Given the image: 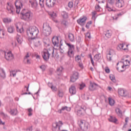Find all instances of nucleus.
<instances>
[{
    "label": "nucleus",
    "instance_id": "f257e3e1",
    "mask_svg": "<svg viewBox=\"0 0 131 131\" xmlns=\"http://www.w3.org/2000/svg\"><path fill=\"white\" fill-rule=\"evenodd\" d=\"M33 14L31 12L27 11L26 9H24L20 12V17L22 20L25 21H30L32 19Z\"/></svg>",
    "mask_w": 131,
    "mask_h": 131
},
{
    "label": "nucleus",
    "instance_id": "f03ea898",
    "mask_svg": "<svg viewBox=\"0 0 131 131\" xmlns=\"http://www.w3.org/2000/svg\"><path fill=\"white\" fill-rule=\"evenodd\" d=\"M38 29L36 27H30L27 30L28 35H30L31 37H36L38 34Z\"/></svg>",
    "mask_w": 131,
    "mask_h": 131
},
{
    "label": "nucleus",
    "instance_id": "7ed1b4c3",
    "mask_svg": "<svg viewBox=\"0 0 131 131\" xmlns=\"http://www.w3.org/2000/svg\"><path fill=\"white\" fill-rule=\"evenodd\" d=\"M43 31L42 34L45 36H49L52 33V28L50 26V25L48 23H45L43 25Z\"/></svg>",
    "mask_w": 131,
    "mask_h": 131
},
{
    "label": "nucleus",
    "instance_id": "20e7f679",
    "mask_svg": "<svg viewBox=\"0 0 131 131\" xmlns=\"http://www.w3.org/2000/svg\"><path fill=\"white\" fill-rule=\"evenodd\" d=\"M54 49H49L48 50H46V51H44L42 54L43 59H44L45 61H48L49 59H50V56L51 55V54L52 55V57H54Z\"/></svg>",
    "mask_w": 131,
    "mask_h": 131
},
{
    "label": "nucleus",
    "instance_id": "39448f33",
    "mask_svg": "<svg viewBox=\"0 0 131 131\" xmlns=\"http://www.w3.org/2000/svg\"><path fill=\"white\" fill-rule=\"evenodd\" d=\"M79 126L82 130L86 131L90 127V123L89 122H83L82 120L80 121Z\"/></svg>",
    "mask_w": 131,
    "mask_h": 131
},
{
    "label": "nucleus",
    "instance_id": "423d86ee",
    "mask_svg": "<svg viewBox=\"0 0 131 131\" xmlns=\"http://www.w3.org/2000/svg\"><path fill=\"white\" fill-rule=\"evenodd\" d=\"M29 41H33L34 43L35 47H39L40 45V39L36 37H31L29 39Z\"/></svg>",
    "mask_w": 131,
    "mask_h": 131
},
{
    "label": "nucleus",
    "instance_id": "0eeeda50",
    "mask_svg": "<svg viewBox=\"0 0 131 131\" xmlns=\"http://www.w3.org/2000/svg\"><path fill=\"white\" fill-rule=\"evenodd\" d=\"M67 45L68 46L69 48L68 55L69 57H72V56H73V51L74 50V45H71L69 43H67Z\"/></svg>",
    "mask_w": 131,
    "mask_h": 131
},
{
    "label": "nucleus",
    "instance_id": "6e6552de",
    "mask_svg": "<svg viewBox=\"0 0 131 131\" xmlns=\"http://www.w3.org/2000/svg\"><path fill=\"white\" fill-rule=\"evenodd\" d=\"M15 6L16 7V13L17 14H19L20 13V10H21V8L23 7V4H22V3L16 1L15 3Z\"/></svg>",
    "mask_w": 131,
    "mask_h": 131
},
{
    "label": "nucleus",
    "instance_id": "1a4fd4ad",
    "mask_svg": "<svg viewBox=\"0 0 131 131\" xmlns=\"http://www.w3.org/2000/svg\"><path fill=\"white\" fill-rule=\"evenodd\" d=\"M57 0H46V6L48 8H53L56 5Z\"/></svg>",
    "mask_w": 131,
    "mask_h": 131
},
{
    "label": "nucleus",
    "instance_id": "9d476101",
    "mask_svg": "<svg viewBox=\"0 0 131 131\" xmlns=\"http://www.w3.org/2000/svg\"><path fill=\"white\" fill-rule=\"evenodd\" d=\"M79 74L77 72H74L73 75L71 77L70 81L71 82H75L78 79Z\"/></svg>",
    "mask_w": 131,
    "mask_h": 131
},
{
    "label": "nucleus",
    "instance_id": "9b49d317",
    "mask_svg": "<svg viewBox=\"0 0 131 131\" xmlns=\"http://www.w3.org/2000/svg\"><path fill=\"white\" fill-rule=\"evenodd\" d=\"M86 110V107L85 106H83V107H81V108L77 111V116H83L84 115V113L85 111Z\"/></svg>",
    "mask_w": 131,
    "mask_h": 131
},
{
    "label": "nucleus",
    "instance_id": "f8f14e48",
    "mask_svg": "<svg viewBox=\"0 0 131 131\" xmlns=\"http://www.w3.org/2000/svg\"><path fill=\"white\" fill-rule=\"evenodd\" d=\"M86 19H88V18H86V16H83L82 18L81 17L77 20V24L83 26L85 23V21H86Z\"/></svg>",
    "mask_w": 131,
    "mask_h": 131
},
{
    "label": "nucleus",
    "instance_id": "ddd939ff",
    "mask_svg": "<svg viewBox=\"0 0 131 131\" xmlns=\"http://www.w3.org/2000/svg\"><path fill=\"white\" fill-rule=\"evenodd\" d=\"M5 57L7 61H11L14 59V56L10 52L5 53Z\"/></svg>",
    "mask_w": 131,
    "mask_h": 131
},
{
    "label": "nucleus",
    "instance_id": "4468645a",
    "mask_svg": "<svg viewBox=\"0 0 131 131\" xmlns=\"http://www.w3.org/2000/svg\"><path fill=\"white\" fill-rule=\"evenodd\" d=\"M7 5H8L7 7V11H8L9 14H12V15H13L14 12H15L14 6L12 5H10L9 3H7Z\"/></svg>",
    "mask_w": 131,
    "mask_h": 131
},
{
    "label": "nucleus",
    "instance_id": "2eb2a0df",
    "mask_svg": "<svg viewBox=\"0 0 131 131\" xmlns=\"http://www.w3.org/2000/svg\"><path fill=\"white\" fill-rule=\"evenodd\" d=\"M52 43L54 46V47H59V37L57 36L53 37L52 38Z\"/></svg>",
    "mask_w": 131,
    "mask_h": 131
},
{
    "label": "nucleus",
    "instance_id": "dca6fc26",
    "mask_svg": "<svg viewBox=\"0 0 131 131\" xmlns=\"http://www.w3.org/2000/svg\"><path fill=\"white\" fill-rule=\"evenodd\" d=\"M52 126L53 131H60V127H61V126L59 125V123H53Z\"/></svg>",
    "mask_w": 131,
    "mask_h": 131
},
{
    "label": "nucleus",
    "instance_id": "f3484780",
    "mask_svg": "<svg viewBox=\"0 0 131 131\" xmlns=\"http://www.w3.org/2000/svg\"><path fill=\"white\" fill-rule=\"evenodd\" d=\"M118 94L121 97H126L127 96V92L125 91L123 89H119L118 90Z\"/></svg>",
    "mask_w": 131,
    "mask_h": 131
},
{
    "label": "nucleus",
    "instance_id": "a211bd4d",
    "mask_svg": "<svg viewBox=\"0 0 131 131\" xmlns=\"http://www.w3.org/2000/svg\"><path fill=\"white\" fill-rule=\"evenodd\" d=\"M116 6L118 8H122L124 6V2L122 0H118L116 3Z\"/></svg>",
    "mask_w": 131,
    "mask_h": 131
},
{
    "label": "nucleus",
    "instance_id": "6ab92c4d",
    "mask_svg": "<svg viewBox=\"0 0 131 131\" xmlns=\"http://www.w3.org/2000/svg\"><path fill=\"white\" fill-rule=\"evenodd\" d=\"M98 86V84L95 83H90V85L89 86V90L90 91H95L97 89Z\"/></svg>",
    "mask_w": 131,
    "mask_h": 131
},
{
    "label": "nucleus",
    "instance_id": "aec40b11",
    "mask_svg": "<svg viewBox=\"0 0 131 131\" xmlns=\"http://www.w3.org/2000/svg\"><path fill=\"white\" fill-rule=\"evenodd\" d=\"M106 8L107 10V11H108V12H115V10H114L113 9V4H110L109 3H107L106 5Z\"/></svg>",
    "mask_w": 131,
    "mask_h": 131
},
{
    "label": "nucleus",
    "instance_id": "412c9836",
    "mask_svg": "<svg viewBox=\"0 0 131 131\" xmlns=\"http://www.w3.org/2000/svg\"><path fill=\"white\" fill-rule=\"evenodd\" d=\"M69 92L72 95H75L76 94V88H75V86L72 85L69 89Z\"/></svg>",
    "mask_w": 131,
    "mask_h": 131
},
{
    "label": "nucleus",
    "instance_id": "4be33fe9",
    "mask_svg": "<svg viewBox=\"0 0 131 131\" xmlns=\"http://www.w3.org/2000/svg\"><path fill=\"white\" fill-rule=\"evenodd\" d=\"M29 2L31 3L32 8H36L38 5L36 0H30Z\"/></svg>",
    "mask_w": 131,
    "mask_h": 131
},
{
    "label": "nucleus",
    "instance_id": "5701e85b",
    "mask_svg": "<svg viewBox=\"0 0 131 131\" xmlns=\"http://www.w3.org/2000/svg\"><path fill=\"white\" fill-rule=\"evenodd\" d=\"M0 76L2 78H6V73L4 69L0 68Z\"/></svg>",
    "mask_w": 131,
    "mask_h": 131
},
{
    "label": "nucleus",
    "instance_id": "b1692460",
    "mask_svg": "<svg viewBox=\"0 0 131 131\" xmlns=\"http://www.w3.org/2000/svg\"><path fill=\"white\" fill-rule=\"evenodd\" d=\"M7 30L9 33H14V31H15V29H14V26H10L7 28Z\"/></svg>",
    "mask_w": 131,
    "mask_h": 131
},
{
    "label": "nucleus",
    "instance_id": "393cba45",
    "mask_svg": "<svg viewBox=\"0 0 131 131\" xmlns=\"http://www.w3.org/2000/svg\"><path fill=\"white\" fill-rule=\"evenodd\" d=\"M9 113L11 114V115H17L18 111H17V109L10 110Z\"/></svg>",
    "mask_w": 131,
    "mask_h": 131
},
{
    "label": "nucleus",
    "instance_id": "a878e982",
    "mask_svg": "<svg viewBox=\"0 0 131 131\" xmlns=\"http://www.w3.org/2000/svg\"><path fill=\"white\" fill-rule=\"evenodd\" d=\"M108 120L111 122H114V123H115L116 122V121H117V119H116V118H115V117L111 116L110 118L108 119Z\"/></svg>",
    "mask_w": 131,
    "mask_h": 131
},
{
    "label": "nucleus",
    "instance_id": "bb28decb",
    "mask_svg": "<svg viewBox=\"0 0 131 131\" xmlns=\"http://www.w3.org/2000/svg\"><path fill=\"white\" fill-rule=\"evenodd\" d=\"M65 110H66V111H70V110H71V108L68 106H62L59 113H61V111H65Z\"/></svg>",
    "mask_w": 131,
    "mask_h": 131
},
{
    "label": "nucleus",
    "instance_id": "cd10ccee",
    "mask_svg": "<svg viewBox=\"0 0 131 131\" xmlns=\"http://www.w3.org/2000/svg\"><path fill=\"white\" fill-rule=\"evenodd\" d=\"M68 37L70 40V41H74V35L72 33H69L68 35Z\"/></svg>",
    "mask_w": 131,
    "mask_h": 131
},
{
    "label": "nucleus",
    "instance_id": "c85d7f7f",
    "mask_svg": "<svg viewBox=\"0 0 131 131\" xmlns=\"http://www.w3.org/2000/svg\"><path fill=\"white\" fill-rule=\"evenodd\" d=\"M63 71V67H60L59 68H57L56 72L58 75H60Z\"/></svg>",
    "mask_w": 131,
    "mask_h": 131
},
{
    "label": "nucleus",
    "instance_id": "c756f323",
    "mask_svg": "<svg viewBox=\"0 0 131 131\" xmlns=\"http://www.w3.org/2000/svg\"><path fill=\"white\" fill-rule=\"evenodd\" d=\"M108 102L111 106H113V105H114V103H115V102L114 101V100L111 98V97L108 98Z\"/></svg>",
    "mask_w": 131,
    "mask_h": 131
},
{
    "label": "nucleus",
    "instance_id": "7c9ffc66",
    "mask_svg": "<svg viewBox=\"0 0 131 131\" xmlns=\"http://www.w3.org/2000/svg\"><path fill=\"white\" fill-rule=\"evenodd\" d=\"M123 47H124L123 44H119L117 47V50H124V51L127 50L126 48H123Z\"/></svg>",
    "mask_w": 131,
    "mask_h": 131
},
{
    "label": "nucleus",
    "instance_id": "2f4dec72",
    "mask_svg": "<svg viewBox=\"0 0 131 131\" xmlns=\"http://www.w3.org/2000/svg\"><path fill=\"white\" fill-rule=\"evenodd\" d=\"M110 78L111 79V80H112V81H113V82H116V79H115V76H114V75L113 74H111L110 75Z\"/></svg>",
    "mask_w": 131,
    "mask_h": 131
},
{
    "label": "nucleus",
    "instance_id": "473e14b6",
    "mask_svg": "<svg viewBox=\"0 0 131 131\" xmlns=\"http://www.w3.org/2000/svg\"><path fill=\"white\" fill-rule=\"evenodd\" d=\"M105 35L107 38H110L111 37V35H112V34L110 32L109 30H107L106 31V33L105 34Z\"/></svg>",
    "mask_w": 131,
    "mask_h": 131
},
{
    "label": "nucleus",
    "instance_id": "72a5a7b5",
    "mask_svg": "<svg viewBox=\"0 0 131 131\" xmlns=\"http://www.w3.org/2000/svg\"><path fill=\"white\" fill-rule=\"evenodd\" d=\"M3 21L4 23H11L12 22V19L8 18H4Z\"/></svg>",
    "mask_w": 131,
    "mask_h": 131
},
{
    "label": "nucleus",
    "instance_id": "f704fd0d",
    "mask_svg": "<svg viewBox=\"0 0 131 131\" xmlns=\"http://www.w3.org/2000/svg\"><path fill=\"white\" fill-rule=\"evenodd\" d=\"M100 54L95 55L94 56V60H96V61H99L101 58V56H100Z\"/></svg>",
    "mask_w": 131,
    "mask_h": 131
},
{
    "label": "nucleus",
    "instance_id": "c9c22d12",
    "mask_svg": "<svg viewBox=\"0 0 131 131\" xmlns=\"http://www.w3.org/2000/svg\"><path fill=\"white\" fill-rule=\"evenodd\" d=\"M61 42V41H60V43L59 45V46H60V47H59L60 52V53L63 54V53H64V48H63L62 47V46H63V44H62V43Z\"/></svg>",
    "mask_w": 131,
    "mask_h": 131
},
{
    "label": "nucleus",
    "instance_id": "e433bc0d",
    "mask_svg": "<svg viewBox=\"0 0 131 131\" xmlns=\"http://www.w3.org/2000/svg\"><path fill=\"white\" fill-rule=\"evenodd\" d=\"M32 108H29L28 109V112H29L28 113V116H32Z\"/></svg>",
    "mask_w": 131,
    "mask_h": 131
},
{
    "label": "nucleus",
    "instance_id": "4c0bfd02",
    "mask_svg": "<svg viewBox=\"0 0 131 131\" xmlns=\"http://www.w3.org/2000/svg\"><path fill=\"white\" fill-rule=\"evenodd\" d=\"M16 73H17V72L15 71H12L10 72V76H16Z\"/></svg>",
    "mask_w": 131,
    "mask_h": 131
},
{
    "label": "nucleus",
    "instance_id": "58836bf2",
    "mask_svg": "<svg viewBox=\"0 0 131 131\" xmlns=\"http://www.w3.org/2000/svg\"><path fill=\"white\" fill-rule=\"evenodd\" d=\"M116 112L117 114H118V115H119L120 114H122V112L119 108L116 109Z\"/></svg>",
    "mask_w": 131,
    "mask_h": 131
},
{
    "label": "nucleus",
    "instance_id": "ea45409f",
    "mask_svg": "<svg viewBox=\"0 0 131 131\" xmlns=\"http://www.w3.org/2000/svg\"><path fill=\"white\" fill-rule=\"evenodd\" d=\"M62 17L64 18V19H67V18H68V13L63 12L62 14Z\"/></svg>",
    "mask_w": 131,
    "mask_h": 131
},
{
    "label": "nucleus",
    "instance_id": "a19ab883",
    "mask_svg": "<svg viewBox=\"0 0 131 131\" xmlns=\"http://www.w3.org/2000/svg\"><path fill=\"white\" fill-rule=\"evenodd\" d=\"M61 24H62V25H64V26H67V25H68V22L67 21V20H63L61 21Z\"/></svg>",
    "mask_w": 131,
    "mask_h": 131
},
{
    "label": "nucleus",
    "instance_id": "79ce46f5",
    "mask_svg": "<svg viewBox=\"0 0 131 131\" xmlns=\"http://www.w3.org/2000/svg\"><path fill=\"white\" fill-rule=\"evenodd\" d=\"M114 54V50L112 49L110 50L108 52V55L110 56H113Z\"/></svg>",
    "mask_w": 131,
    "mask_h": 131
},
{
    "label": "nucleus",
    "instance_id": "37998d69",
    "mask_svg": "<svg viewBox=\"0 0 131 131\" xmlns=\"http://www.w3.org/2000/svg\"><path fill=\"white\" fill-rule=\"evenodd\" d=\"M91 24H92V21H88L85 26L86 28L89 29V28H90V25H91Z\"/></svg>",
    "mask_w": 131,
    "mask_h": 131
},
{
    "label": "nucleus",
    "instance_id": "c03bdc74",
    "mask_svg": "<svg viewBox=\"0 0 131 131\" xmlns=\"http://www.w3.org/2000/svg\"><path fill=\"white\" fill-rule=\"evenodd\" d=\"M40 69L42 70V71H45L46 69H47V67L45 65L41 66L40 67Z\"/></svg>",
    "mask_w": 131,
    "mask_h": 131
},
{
    "label": "nucleus",
    "instance_id": "a18cd8bd",
    "mask_svg": "<svg viewBox=\"0 0 131 131\" xmlns=\"http://www.w3.org/2000/svg\"><path fill=\"white\" fill-rule=\"evenodd\" d=\"M16 39H17L18 43H20V44L22 43V40H21V37H17Z\"/></svg>",
    "mask_w": 131,
    "mask_h": 131
},
{
    "label": "nucleus",
    "instance_id": "49530a36",
    "mask_svg": "<svg viewBox=\"0 0 131 131\" xmlns=\"http://www.w3.org/2000/svg\"><path fill=\"white\" fill-rule=\"evenodd\" d=\"M75 60L77 62H79V61L81 60L80 56H79V55H77V56L75 57Z\"/></svg>",
    "mask_w": 131,
    "mask_h": 131
},
{
    "label": "nucleus",
    "instance_id": "de8ad7c7",
    "mask_svg": "<svg viewBox=\"0 0 131 131\" xmlns=\"http://www.w3.org/2000/svg\"><path fill=\"white\" fill-rule=\"evenodd\" d=\"M68 7L69 8H72L73 7V2H70L68 4Z\"/></svg>",
    "mask_w": 131,
    "mask_h": 131
},
{
    "label": "nucleus",
    "instance_id": "09e8293b",
    "mask_svg": "<svg viewBox=\"0 0 131 131\" xmlns=\"http://www.w3.org/2000/svg\"><path fill=\"white\" fill-rule=\"evenodd\" d=\"M51 90L53 92H56L57 91V87L56 86H53L51 88Z\"/></svg>",
    "mask_w": 131,
    "mask_h": 131
},
{
    "label": "nucleus",
    "instance_id": "8fccbe9b",
    "mask_svg": "<svg viewBox=\"0 0 131 131\" xmlns=\"http://www.w3.org/2000/svg\"><path fill=\"white\" fill-rule=\"evenodd\" d=\"M107 4H110V5L114 4V0H108Z\"/></svg>",
    "mask_w": 131,
    "mask_h": 131
},
{
    "label": "nucleus",
    "instance_id": "3c124183",
    "mask_svg": "<svg viewBox=\"0 0 131 131\" xmlns=\"http://www.w3.org/2000/svg\"><path fill=\"white\" fill-rule=\"evenodd\" d=\"M58 96L59 97H60V98H62V97H63V92L59 91H58Z\"/></svg>",
    "mask_w": 131,
    "mask_h": 131
},
{
    "label": "nucleus",
    "instance_id": "603ef678",
    "mask_svg": "<svg viewBox=\"0 0 131 131\" xmlns=\"http://www.w3.org/2000/svg\"><path fill=\"white\" fill-rule=\"evenodd\" d=\"M85 86V84L84 83L80 84V90H82L84 87Z\"/></svg>",
    "mask_w": 131,
    "mask_h": 131
},
{
    "label": "nucleus",
    "instance_id": "864d4df0",
    "mask_svg": "<svg viewBox=\"0 0 131 131\" xmlns=\"http://www.w3.org/2000/svg\"><path fill=\"white\" fill-rule=\"evenodd\" d=\"M39 5L41 7H43V2L44 0H40L39 1Z\"/></svg>",
    "mask_w": 131,
    "mask_h": 131
},
{
    "label": "nucleus",
    "instance_id": "5fc2aeb1",
    "mask_svg": "<svg viewBox=\"0 0 131 131\" xmlns=\"http://www.w3.org/2000/svg\"><path fill=\"white\" fill-rule=\"evenodd\" d=\"M28 58H29V53H27L26 56L24 57V61L27 59Z\"/></svg>",
    "mask_w": 131,
    "mask_h": 131
},
{
    "label": "nucleus",
    "instance_id": "6e6d98bb",
    "mask_svg": "<svg viewBox=\"0 0 131 131\" xmlns=\"http://www.w3.org/2000/svg\"><path fill=\"white\" fill-rule=\"evenodd\" d=\"M51 17H52V18H56V17H57V14L56 13L51 14Z\"/></svg>",
    "mask_w": 131,
    "mask_h": 131
},
{
    "label": "nucleus",
    "instance_id": "4d7b16f0",
    "mask_svg": "<svg viewBox=\"0 0 131 131\" xmlns=\"http://www.w3.org/2000/svg\"><path fill=\"white\" fill-rule=\"evenodd\" d=\"M105 70L106 73H110V69H109V68H105Z\"/></svg>",
    "mask_w": 131,
    "mask_h": 131
},
{
    "label": "nucleus",
    "instance_id": "13d9d810",
    "mask_svg": "<svg viewBox=\"0 0 131 131\" xmlns=\"http://www.w3.org/2000/svg\"><path fill=\"white\" fill-rule=\"evenodd\" d=\"M48 86H49V88H51H51H52V86H53L54 85H53V83H51V82H48Z\"/></svg>",
    "mask_w": 131,
    "mask_h": 131
},
{
    "label": "nucleus",
    "instance_id": "bf43d9fd",
    "mask_svg": "<svg viewBox=\"0 0 131 131\" xmlns=\"http://www.w3.org/2000/svg\"><path fill=\"white\" fill-rule=\"evenodd\" d=\"M25 63H27V64H28L29 65L31 64V62H30V60H29L28 59H27V62H25Z\"/></svg>",
    "mask_w": 131,
    "mask_h": 131
},
{
    "label": "nucleus",
    "instance_id": "052dcab7",
    "mask_svg": "<svg viewBox=\"0 0 131 131\" xmlns=\"http://www.w3.org/2000/svg\"><path fill=\"white\" fill-rule=\"evenodd\" d=\"M16 30L17 32H20V33H21V29H19L18 26H16Z\"/></svg>",
    "mask_w": 131,
    "mask_h": 131
},
{
    "label": "nucleus",
    "instance_id": "680f3d73",
    "mask_svg": "<svg viewBox=\"0 0 131 131\" xmlns=\"http://www.w3.org/2000/svg\"><path fill=\"white\" fill-rule=\"evenodd\" d=\"M128 119H129L128 117H126L125 118V122H126V123L125 124V125H126V124H127V122H128Z\"/></svg>",
    "mask_w": 131,
    "mask_h": 131
},
{
    "label": "nucleus",
    "instance_id": "e2e57ef3",
    "mask_svg": "<svg viewBox=\"0 0 131 131\" xmlns=\"http://www.w3.org/2000/svg\"><path fill=\"white\" fill-rule=\"evenodd\" d=\"M127 66H128V64H124V63H123V65L122 66V68H123V69H124V68L125 67H127Z\"/></svg>",
    "mask_w": 131,
    "mask_h": 131
},
{
    "label": "nucleus",
    "instance_id": "0e129e2a",
    "mask_svg": "<svg viewBox=\"0 0 131 131\" xmlns=\"http://www.w3.org/2000/svg\"><path fill=\"white\" fill-rule=\"evenodd\" d=\"M91 63H92L93 66H95L94 62V60L93 59V58H91Z\"/></svg>",
    "mask_w": 131,
    "mask_h": 131
},
{
    "label": "nucleus",
    "instance_id": "69168bd1",
    "mask_svg": "<svg viewBox=\"0 0 131 131\" xmlns=\"http://www.w3.org/2000/svg\"><path fill=\"white\" fill-rule=\"evenodd\" d=\"M95 9L96 10H98L99 9H101V7H100L99 5H97V6H95Z\"/></svg>",
    "mask_w": 131,
    "mask_h": 131
},
{
    "label": "nucleus",
    "instance_id": "338daca9",
    "mask_svg": "<svg viewBox=\"0 0 131 131\" xmlns=\"http://www.w3.org/2000/svg\"><path fill=\"white\" fill-rule=\"evenodd\" d=\"M92 14H93L92 18H94V17L96 16V12H93Z\"/></svg>",
    "mask_w": 131,
    "mask_h": 131
},
{
    "label": "nucleus",
    "instance_id": "774afa93",
    "mask_svg": "<svg viewBox=\"0 0 131 131\" xmlns=\"http://www.w3.org/2000/svg\"><path fill=\"white\" fill-rule=\"evenodd\" d=\"M87 37L88 38H91V34L90 33H87Z\"/></svg>",
    "mask_w": 131,
    "mask_h": 131
}]
</instances>
